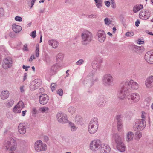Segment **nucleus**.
Wrapping results in <instances>:
<instances>
[{
  "label": "nucleus",
  "mask_w": 153,
  "mask_h": 153,
  "mask_svg": "<svg viewBox=\"0 0 153 153\" xmlns=\"http://www.w3.org/2000/svg\"><path fill=\"white\" fill-rule=\"evenodd\" d=\"M120 89L118 94V97L123 100L126 95L129 94L131 89H137L139 87L138 84L132 80L122 82L120 85Z\"/></svg>",
  "instance_id": "obj_1"
},
{
  "label": "nucleus",
  "mask_w": 153,
  "mask_h": 153,
  "mask_svg": "<svg viewBox=\"0 0 153 153\" xmlns=\"http://www.w3.org/2000/svg\"><path fill=\"white\" fill-rule=\"evenodd\" d=\"M4 147L7 150L9 149L10 151H14L17 147L16 142L14 139L10 138L5 141Z\"/></svg>",
  "instance_id": "obj_2"
},
{
  "label": "nucleus",
  "mask_w": 153,
  "mask_h": 153,
  "mask_svg": "<svg viewBox=\"0 0 153 153\" xmlns=\"http://www.w3.org/2000/svg\"><path fill=\"white\" fill-rule=\"evenodd\" d=\"M99 126L98 120L94 117L91 120L89 124L88 131L89 133L93 134L97 130Z\"/></svg>",
  "instance_id": "obj_3"
},
{
  "label": "nucleus",
  "mask_w": 153,
  "mask_h": 153,
  "mask_svg": "<svg viewBox=\"0 0 153 153\" xmlns=\"http://www.w3.org/2000/svg\"><path fill=\"white\" fill-rule=\"evenodd\" d=\"M82 44L85 45L89 44L93 39L92 34L88 31L83 32L81 35Z\"/></svg>",
  "instance_id": "obj_4"
},
{
  "label": "nucleus",
  "mask_w": 153,
  "mask_h": 153,
  "mask_svg": "<svg viewBox=\"0 0 153 153\" xmlns=\"http://www.w3.org/2000/svg\"><path fill=\"white\" fill-rule=\"evenodd\" d=\"M114 78L112 75L109 74H107L104 75L102 78L103 85L106 87H110L114 84Z\"/></svg>",
  "instance_id": "obj_5"
},
{
  "label": "nucleus",
  "mask_w": 153,
  "mask_h": 153,
  "mask_svg": "<svg viewBox=\"0 0 153 153\" xmlns=\"http://www.w3.org/2000/svg\"><path fill=\"white\" fill-rule=\"evenodd\" d=\"M146 123L145 120L143 119H138L133 126V129L135 131H140L145 127Z\"/></svg>",
  "instance_id": "obj_6"
},
{
  "label": "nucleus",
  "mask_w": 153,
  "mask_h": 153,
  "mask_svg": "<svg viewBox=\"0 0 153 153\" xmlns=\"http://www.w3.org/2000/svg\"><path fill=\"white\" fill-rule=\"evenodd\" d=\"M34 147L35 150L38 152L45 151L47 149L46 145L41 140H38L35 142Z\"/></svg>",
  "instance_id": "obj_7"
},
{
  "label": "nucleus",
  "mask_w": 153,
  "mask_h": 153,
  "mask_svg": "<svg viewBox=\"0 0 153 153\" xmlns=\"http://www.w3.org/2000/svg\"><path fill=\"white\" fill-rule=\"evenodd\" d=\"M12 58L10 57H7L3 60L2 67L4 69H8L12 67Z\"/></svg>",
  "instance_id": "obj_8"
},
{
  "label": "nucleus",
  "mask_w": 153,
  "mask_h": 153,
  "mask_svg": "<svg viewBox=\"0 0 153 153\" xmlns=\"http://www.w3.org/2000/svg\"><path fill=\"white\" fill-rule=\"evenodd\" d=\"M101 141L99 140H94L91 142L90 146L92 151H96L98 149L100 150L101 146Z\"/></svg>",
  "instance_id": "obj_9"
},
{
  "label": "nucleus",
  "mask_w": 153,
  "mask_h": 153,
  "mask_svg": "<svg viewBox=\"0 0 153 153\" xmlns=\"http://www.w3.org/2000/svg\"><path fill=\"white\" fill-rule=\"evenodd\" d=\"M56 118L58 121L62 123H66L68 121L67 116L63 113L61 112L58 113Z\"/></svg>",
  "instance_id": "obj_10"
},
{
  "label": "nucleus",
  "mask_w": 153,
  "mask_h": 153,
  "mask_svg": "<svg viewBox=\"0 0 153 153\" xmlns=\"http://www.w3.org/2000/svg\"><path fill=\"white\" fill-rule=\"evenodd\" d=\"M89 76V77L87 78L83 82V84L84 85L88 87H91L93 85L94 82L98 81L97 78L95 77L94 79L91 77V76Z\"/></svg>",
  "instance_id": "obj_11"
},
{
  "label": "nucleus",
  "mask_w": 153,
  "mask_h": 153,
  "mask_svg": "<svg viewBox=\"0 0 153 153\" xmlns=\"http://www.w3.org/2000/svg\"><path fill=\"white\" fill-rule=\"evenodd\" d=\"M96 35L98 36V40L99 42L102 43L104 41L106 38V35L103 30H98Z\"/></svg>",
  "instance_id": "obj_12"
},
{
  "label": "nucleus",
  "mask_w": 153,
  "mask_h": 153,
  "mask_svg": "<svg viewBox=\"0 0 153 153\" xmlns=\"http://www.w3.org/2000/svg\"><path fill=\"white\" fill-rule=\"evenodd\" d=\"M92 66L94 70L90 73V76H93L94 75L95 71L97 70H99L100 69L101 65L100 64H99L97 61L95 60L93 61L92 63Z\"/></svg>",
  "instance_id": "obj_13"
},
{
  "label": "nucleus",
  "mask_w": 153,
  "mask_h": 153,
  "mask_svg": "<svg viewBox=\"0 0 153 153\" xmlns=\"http://www.w3.org/2000/svg\"><path fill=\"white\" fill-rule=\"evenodd\" d=\"M48 101V97L47 94H42L39 96V101L40 104L44 105L47 104Z\"/></svg>",
  "instance_id": "obj_14"
},
{
  "label": "nucleus",
  "mask_w": 153,
  "mask_h": 153,
  "mask_svg": "<svg viewBox=\"0 0 153 153\" xmlns=\"http://www.w3.org/2000/svg\"><path fill=\"white\" fill-rule=\"evenodd\" d=\"M27 127L23 123H20L18 127V131L21 134H24L26 132V129Z\"/></svg>",
  "instance_id": "obj_15"
},
{
  "label": "nucleus",
  "mask_w": 153,
  "mask_h": 153,
  "mask_svg": "<svg viewBox=\"0 0 153 153\" xmlns=\"http://www.w3.org/2000/svg\"><path fill=\"white\" fill-rule=\"evenodd\" d=\"M146 86L148 88H151L153 86V76H149L145 81Z\"/></svg>",
  "instance_id": "obj_16"
},
{
  "label": "nucleus",
  "mask_w": 153,
  "mask_h": 153,
  "mask_svg": "<svg viewBox=\"0 0 153 153\" xmlns=\"http://www.w3.org/2000/svg\"><path fill=\"white\" fill-rule=\"evenodd\" d=\"M128 100L131 99L134 102H138L140 99L139 94L136 93L132 94L130 96L128 97Z\"/></svg>",
  "instance_id": "obj_17"
},
{
  "label": "nucleus",
  "mask_w": 153,
  "mask_h": 153,
  "mask_svg": "<svg viewBox=\"0 0 153 153\" xmlns=\"http://www.w3.org/2000/svg\"><path fill=\"white\" fill-rule=\"evenodd\" d=\"M131 47L132 49L135 53L138 54H140L143 51V46L139 47L135 45H131Z\"/></svg>",
  "instance_id": "obj_18"
},
{
  "label": "nucleus",
  "mask_w": 153,
  "mask_h": 153,
  "mask_svg": "<svg viewBox=\"0 0 153 153\" xmlns=\"http://www.w3.org/2000/svg\"><path fill=\"white\" fill-rule=\"evenodd\" d=\"M100 150L102 153H109L111 148L108 145L102 144L101 145Z\"/></svg>",
  "instance_id": "obj_19"
},
{
  "label": "nucleus",
  "mask_w": 153,
  "mask_h": 153,
  "mask_svg": "<svg viewBox=\"0 0 153 153\" xmlns=\"http://www.w3.org/2000/svg\"><path fill=\"white\" fill-rule=\"evenodd\" d=\"M115 120L117 121V128L119 131H120L122 127V117L120 115H117L116 116Z\"/></svg>",
  "instance_id": "obj_20"
},
{
  "label": "nucleus",
  "mask_w": 153,
  "mask_h": 153,
  "mask_svg": "<svg viewBox=\"0 0 153 153\" xmlns=\"http://www.w3.org/2000/svg\"><path fill=\"white\" fill-rule=\"evenodd\" d=\"M38 79H35L33 83L31 84L30 89L32 90H34L38 89L41 85L40 82H39Z\"/></svg>",
  "instance_id": "obj_21"
},
{
  "label": "nucleus",
  "mask_w": 153,
  "mask_h": 153,
  "mask_svg": "<svg viewBox=\"0 0 153 153\" xmlns=\"http://www.w3.org/2000/svg\"><path fill=\"white\" fill-rule=\"evenodd\" d=\"M152 51H149L147 52L145 55V59L146 61L148 63L150 64H152V59H151L152 57Z\"/></svg>",
  "instance_id": "obj_22"
},
{
  "label": "nucleus",
  "mask_w": 153,
  "mask_h": 153,
  "mask_svg": "<svg viewBox=\"0 0 153 153\" xmlns=\"http://www.w3.org/2000/svg\"><path fill=\"white\" fill-rule=\"evenodd\" d=\"M25 106L24 105L23 102L21 101H20L17 105L15 106L13 109V111L14 112H17V108H20L21 109L24 108Z\"/></svg>",
  "instance_id": "obj_23"
},
{
  "label": "nucleus",
  "mask_w": 153,
  "mask_h": 153,
  "mask_svg": "<svg viewBox=\"0 0 153 153\" xmlns=\"http://www.w3.org/2000/svg\"><path fill=\"white\" fill-rule=\"evenodd\" d=\"M9 95V91L7 90H5L3 91L1 93L0 97L1 99L5 100L8 97Z\"/></svg>",
  "instance_id": "obj_24"
},
{
  "label": "nucleus",
  "mask_w": 153,
  "mask_h": 153,
  "mask_svg": "<svg viewBox=\"0 0 153 153\" xmlns=\"http://www.w3.org/2000/svg\"><path fill=\"white\" fill-rule=\"evenodd\" d=\"M58 67V65L56 64H55L52 66L50 71V75H53L55 74L56 73Z\"/></svg>",
  "instance_id": "obj_25"
},
{
  "label": "nucleus",
  "mask_w": 153,
  "mask_h": 153,
  "mask_svg": "<svg viewBox=\"0 0 153 153\" xmlns=\"http://www.w3.org/2000/svg\"><path fill=\"white\" fill-rule=\"evenodd\" d=\"M12 29L15 32L18 33L22 30V28L20 26L17 25L16 24H13L12 25Z\"/></svg>",
  "instance_id": "obj_26"
},
{
  "label": "nucleus",
  "mask_w": 153,
  "mask_h": 153,
  "mask_svg": "<svg viewBox=\"0 0 153 153\" xmlns=\"http://www.w3.org/2000/svg\"><path fill=\"white\" fill-rule=\"evenodd\" d=\"M117 148L118 150L121 152H124L125 150V146L123 142L117 143Z\"/></svg>",
  "instance_id": "obj_27"
},
{
  "label": "nucleus",
  "mask_w": 153,
  "mask_h": 153,
  "mask_svg": "<svg viewBox=\"0 0 153 153\" xmlns=\"http://www.w3.org/2000/svg\"><path fill=\"white\" fill-rule=\"evenodd\" d=\"M48 42L49 44L52 46V48H57L58 45V42L56 41L53 39L49 40Z\"/></svg>",
  "instance_id": "obj_28"
},
{
  "label": "nucleus",
  "mask_w": 153,
  "mask_h": 153,
  "mask_svg": "<svg viewBox=\"0 0 153 153\" xmlns=\"http://www.w3.org/2000/svg\"><path fill=\"white\" fill-rule=\"evenodd\" d=\"M103 99L101 98L100 97L96 99V103L98 106L100 107H102L105 106V105L103 103Z\"/></svg>",
  "instance_id": "obj_29"
},
{
  "label": "nucleus",
  "mask_w": 153,
  "mask_h": 153,
  "mask_svg": "<svg viewBox=\"0 0 153 153\" xmlns=\"http://www.w3.org/2000/svg\"><path fill=\"white\" fill-rule=\"evenodd\" d=\"M113 138L114 139L117 144L118 143L123 142L120 137L116 133L114 134L113 135Z\"/></svg>",
  "instance_id": "obj_30"
},
{
  "label": "nucleus",
  "mask_w": 153,
  "mask_h": 153,
  "mask_svg": "<svg viewBox=\"0 0 153 153\" xmlns=\"http://www.w3.org/2000/svg\"><path fill=\"white\" fill-rule=\"evenodd\" d=\"M134 136V134L132 132H129L127 134V136L126 137V140L128 142L131 141Z\"/></svg>",
  "instance_id": "obj_31"
},
{
  "label": "nucleus",
  "mask_w": 153,
  "mask_h": 153,
  "mask_svg": "<svg viewBox=\"0 0 153 153\" xmlns=\"http://www.w3.org/2000/svg\"><path fill=\"white\" fill-rule=\"evenodd\" d=\"M143 7V6L140 4L136 5L135 6L133 9V11L134 13H136Z\"/></svg>",
  "instance_id": "obj_32"
},
{
  "label": "nucleus",
  "mask_w": 153,
  "mask_h": 153,
  "mask_svg": "<svg viewBox=\"0 0 153 153\" xmlns=\"http://www.w3.org/2000/svg\"><path fill=\"white\" fill-rule=\"evenodd\" d=\"M96 7L99 9H100L102 6L103 0H94Z\"/></svg>",
  "instance_id": "obj_33"
},
{
  "label": "nucleus",
  "mask_w": 153,
  "mask_h": 153,
  "mask_svg": "<svg viewBox=\"0 0 153 153\" xmlns=\"http://www.w3.org/2000/svg\"><path fill=\"white\" fill-rule=\"evenodd\" d=\"M82 119L79 115H76L75 118V121L77 124H81Z\"/></svg>",
  "instance_id": "obj_34"
},
{
  "label": "nucleus",
  "mask_w": 153,
  "mask_h": 153,
  "mask_svg": "<svg viewBox=\"0 0 153 153\" xmlns=\"http://www.w3.org/2000/svg\"><path fill=\"white\" fill-rule=\"evenodd\" d=\"M14 102V101L13 100L10 99L6 102V105L8 107H11L13 105Z\"/></svg>",
  "instance_id": "obj_35"
},
{
  "label": "nucleus",
  "mask_w": 153,
  "mask_h": 153,
  "mask_svg": "<svg viewBox=\"0 0 153 153\" xmlns=\"http://www.w3.org/2000/svg\"><path fill=\"white\" fill-rule=\"evenodd\" d=\"M63 58V55L61 53H59L56 56V60L58 62H59L62 61Z\"/></svg>",
  "instance_id": "obj_36"
},
{
  "label": "nucleus",
  "mask_w": 153,
  "mask_h": 153,
  "mask_svg": "<svg viewBox=\"0 0 153 153\" xmlns=\"http://www.w3.org/2000/svg\"><path fill=\"white\" fill-rule=\"evenodd\" d=\"M36 49L35 50L36 56L38 57L39 56V45L38 44H36Z\"/></svg>",
  "instance_id": "obj_37"
},
{
  "label": "nucleus",
  "mask_w": 153,
  "mask_h": 153,
  "mask_svg": "<svg viewBox=\"0 0 153 153\" xmlns=\"http://www.w3.org/2000/svg\"><path fill=\"white\" fill-rule=\"evenodd\" d=\"M136 132L135 133L136 139L137 140L141 137L142 136V133L141 132H140V131H136Z\"/></svg>",
  "instance_id": "obj_38"
},
{
  "label": "nucleus",
  "mask_w": 153,
  "mask_h": 153,
  "mask_svg": "<svg viewBox=\"0 0 153 153\" xmlns=\"http://www.w3.org/2000/svg\"><path fill=\"white\" fill-rule=\"evenodd\" d=\"M69 124L71 127V131H76L77 129V127L74 124L70 122Z\"/></svg>",
  "instance_id": "obj_39"
},
{
  "label": "nucleus",
  "mask_w": 153,
  "mask_h": 153,
  "mask_svg": "<svg viewBox=\"0 0 153 153\" xmlns=\"http://www.w3.org/2000/svg\"><path fill=\"white\" fill-rule=\"evenodd\" d=\"M148 13V12H146V11L140 12L139 13V14L140 18V19H141V17H144V15L146 13Z\"/></svg>",
  "instance_id": "obj_40"
},
{
  "label": "nucleus",
  "mask_w": 153,
  "mask_h": 153,
  "mask_svg": "<svg viewBox=\"0 0 153 153\" xmlns=\"http://www.w3.org/2000/svg\"><path fill=\"white\" fill-rule=\"evenodd\" d=\"M75 108L74 107H71L68 108V111L70 113H73L75 111Z\"/></svg>",
  "instance_id": "obj_41"
},
{
  "label": "nucleus",
  "mask_w": 153,
  "mask_h": 153,
  "mask_svg": "<svg viewBox=\"0 0 153 153\" xmlns=\"http://www.w3.org/2000/svg\"><path fill=\"white\" fill-rule=\"evenodd\" d=\"M133 35L134 33L133 32H127L125 34V35L126 36H131Z\"/></svg>",
  "instance_id": "obj_42"
},
{
  "label": "nucleus",
  "mask_w": 153,
  "mask_h": 153,
  "mask_svg": "<svg viewBox=\"0 0 153 153\" xmlns=\"http://www.w3.org/2000/svg\"><path fill=\"white\" fill-rule=\"evenodd\" d=\"M146 13L147 14H145L144 17H141L142 19L146 20L148 19L149 17L150 16L149 13Z\"/></svg>",
  "instance_id": "obj_43"
},
{
  "label": "nucleus",
  "mask_w": 153,
  "mask_h": 153,
  "mask_svg": "<svg viewBox=\"0 0 153 153\" xmlns=\"http://www.w3.org/2000/svg\"><path fill=\"white\" fill-rule=\"evenodd\" d=\"M57 94L60 96H62L63 94V91L61 89H59L57 91Z\"/></svg>",
  "instance_id": "obj_44"
},
{
  "label": "nucleus",
  "mask_w": 153,
  "mask_h": 153,
  "mask_svg": "<svg viewBox=\"0 0 153 153\" xmlns=\"http://www.w3.org/2000/svg\"><path fill=\"white\" fill-rule=\"evenodd\" d=\"M104 21L105 23L108 25H109L110 23L111 22V21L110 20H109L107 18H105L104 19Z\"/></svg>",
  "instance_id": "obj_45"
},
{
  "label": "nucleus",
  "mask_w": 153,
  "mask_h": 153,
  "mask_svg": "<svg viewBox=\"0 0 153 153\" xmlns=\"http://www.w3.org/2000/svg\"><path fill=\"white\" fill-rule=\"evenodd\" d=\"M30 36L32 37L33 38H35L36 36V31L34 30L32 31L31 33Z\"/></svg>",
  "instance_id": "obj_46"
},
{
  "label": "nucleus",
  "mask_w": 153,
  "mask_h": 153,
  "mask_svg": "<svg viewBox=\"0 0 153 153\" xmlns=\"http://www.w3.org/2000/svg\"><path fill=\"white\" fill-rule=\"evenodd\" d=\"M84 62V61L82 59H81L77 61L76 62V64L78 65H80L82 64Z\"/></svg>",
  "instance_id": "obj_47"
},
{
  "label": "nucleus",
  "mask_w": 153,
  "mask_h": 153,
  "mask_svg": "<svg viewBox=\"0 0 153 153\" xmlns=\"http://www.w3.org/2000/svg\"><path fill=\"white\" fill-rule=\"evenodd\" d=\"M15 19L18 21L21 22L22 20V19L21 17L19 16H16L15 18Z\"/></svg>",
  "instance_id": "obj_48"
},
{
  "label": "nucleus",
  "mask_w": 153,
  "mask_h": 153,
  "mask_svg": "<svg viewBox=\"0 0 153 153\" xmlns=\"http://www.w3.org/2000/svg\"><path fill=\"white\" fill-rule=\"evenodd\" d=\"M32 112L33 114V115L34 116L37 112V110H36V108L33 107V108Z\"/></svg>",
  "instance_id": "obj_49"
},
{
  "label": "nucleus",
  "mask_w": 153,
  "mask_h": 153,
  "mask_svg": "<svg viewBox=\"0 0 153 153\" xmlns=\"http://www.w3.org/2000/svg\"><path fill=\"white\" fill-rule=\"evenodd\" d=\"M4 9L2 8H0V17L4 15Z\"/></svg>",
  "instance_id": "obj_50"
},
{
  "label": "nucleus",
  "mask_w": 153,
  "mask_h": 153,
  "mask_svg": "<svg viewBox=\"0 0 153 153\" xmlns=\"http://www.w3.org/2000/svg\"><path fill=\"white\" fill-rule=\"evenodd\" d=\"M56 85V84L54 83H52L51 84V88L53 92V91L55 89V86Z\"/></svg>",
  "instance_id": "obj_51"
},
{
  "label": "nucleus",
  "mask_w": 153,
  "mask_h": 153,
  "mask_svg": "<svg viewBox=\"0 0 153 153\" xmlns=\"http://www.w3.org/2000/svg\"><path fill=\"white\" fill-rule=\"evenodd\" d=\"M111 1V7L113 8H116V4L115 2L114 1V0H113V1Z\"/></svg>",
  "instance_id": "obj_52"
},
{
  "label": "nucleus",
  "mask_w": 153,
  "mask_h": 153,
  "mask_svg": "<svg viewBox=\"0 0 153 153\" xmlns=\"http://www.w3.org/2000/svg\"><path fill=\"white\" fill-rule=\"evenodd\" d=\"M97 61L98 62V63L99 64H100L101 63H102L103 62L102 59V58H98L97 59Z\"/></svg>",
  "instance_id": "obj_53"
},
{
  "label": "nucleus",
  "mask_w": 153,
  "mask_h": 153,
  "mask_svg": "<svg viewBox=\"0 0 153 153\" xmlns=\"http://www.w3.org/2000/svg\"><path fill=\"white\" fill-rule=\"evenodd\" d=\"M144 41L143 40H143H142L141 38H139L138 39V43L139 44H143L144 43Z\"/></svg>",
  "instance_id": "obj_54"
},
{
  "label": "nucleus",
  "mask_w": 153,
  "mask_h": 153,
  "mask_svg": "<svg viewBox=\"0 0 153 153\" xmlns=\"http://www.w3.org/2000/svg\"><path fill=\"white\" fill-rule=\"evenodd\" d=\"M50 58L48 57H46L45 58V61L47 63H48L50 62Z\"/></svg>",
  "instance_id": "obj_55"
},
{
  "label": "nucleus",
  "mask_w": 153,
  "mask_h": 153,
  "mask_svg": "<svg viewBox=\"0 0 153 153\" xmlns=\"http://www.w3.org/2000/svg\"><path fill=\"white\" fill-rule=\"evenodd\" d=\"M48 108L42 107L40 108V110L42 112H44L46 111V110Z\"/></svg>",
  "instance_id": "obj_56"
},
{
  "label": "nucleus",
  "mask_w": 153,
  "mask_h": 153,
  "mask_svg": "<svg viewBox=\"0 0 153 153\" xmlns=\"http://www.w3.org/2000/svg\"><path fill=\"white\" fill-rule=\"evenodd\" d=\"M146 114V113L144 111H142V115H141V118L143 119L145 118V115Z\"/></svg>",
  "instance_id": "obj_57"
},
{
  "label": "nucleus",
  "mask_w": 153,
  "mask_h": 153,
  "mask_svg": "<svg viewBox=\"0 0 153 153\" xmlns=\"http://www.w3.org/2000/svg\"><path fill=\"white\" fill-rule=\"evenodd\" d=\"M23 50L24 51H28V49L27 48V44H25L23 48Z\"/></svg>",
  "instance_id": "obj_58"
},
{
  "label": "nucleus",
  "mask_w": 153,
  "mask_h": 153,
  "mask_svg": "<svg viewBox=\"0 0 153 153\" xmlns=\"http://www.w3.org/2000/svg\"><path fill=\"white\" fill-rule=\"evenodd\" d=\"M105 5L107 6V7H109L110 5V2L108 1H105Z\"/></svg>",
  "instance_id": "obj_59"
},
{
  "label": "nucleus",
  "mask_w": 153,
  "mask_h": 153,
  "mask_svg": "<svg viewBox=\"0 0 153 153\" xmlns=\"http://www.w3.org/2000/svg\"><path fill=\"white\" fill-rule=\"evenodd\" d=\"M89 18H93L96 17V15H95L91 14V15H88V16Z\"/></svg>",
  "instance_id": "obj_60"
},
{
  "label": "nucleus",
  "mask_w": 153,
  "mask_h": 153,
  "mask_svg": "<svg viewBox=\"0 0 153 153\" xmlns=\"http://www.w3.org/2000/svg\"><path fill=\"white\" fill-rule=\"evenodd\" d=\"M9 35L11 37H13L15 36L14 33L13 32L10 33Z\"/></svg>",
  "instance_id": "obj_61"
},
{
  "label": "nucleus",
  "mask_w": 153,
  "mask_h": 153,
  "mask_svg": "<svg viewBox=\"0 0 153 153\" xmlns=\"http://www.w3.org/2000/svg\"><path fill=\"white\" fill-rule=\"evenodd\" d=\"M34 58V55L33 54L32 55L30 59L29 60V61H32V60Z\"/></svg>",
  "instance_id": "obj_62"
},
{
  "label": "nucleus",
  "mask_w": 153,
  "mask_h": 153,
  "mask_svg": "<svg viewBox=\"0 0 153 153\" xmlns=\"http://www.w3.org/2000/svg\"><path fill=\"white\" fill-rule=\"evenodd\" d=\"M36 0H32L31 2V6L30 7V8H31L33 6Z\"/></svg>",
  "instance_id": "obj_63"
},
{
  "label": "nucleus",
  "mask_w": 153,
  "mask_h": 153,
  "mask_svg": "<svg viewBox=\"0 0 153 153\" xmlns=\"http://www.w3.org/2000/svg\"><path fill=\"white\" fill-rule=\"evenodd\" d=\"M140 23V22L139 20L138 19L137 21L135 22V25L137 27H138L139 26V24Z\"/></svg>",
  "instance_id": "obj_64"
}]
</instances>
